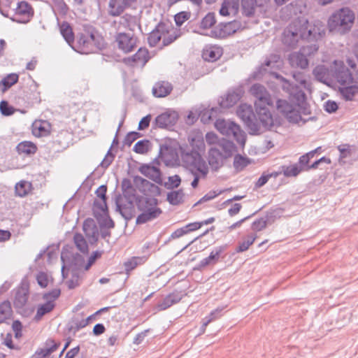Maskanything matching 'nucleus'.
I'll list each match as a JSON object with an SVG mask.
<instances>
[{
    "instance_id": "1",
    "label": "nucleus",
    "mask_w": 358,
    "mask_h": 358,
    "mask_svg": "<svg viewBox=\"0 0 358 358\" xmlns=\"http://www.w3.org/2000/svg\"><path fill=\"white\" fill-rule=\"evenodd\" d=\"M324 34V29L317 24L311 25L306 19L297 18L285 29L282 43L289 48L295 47L299 40L318 41Z\"/></svg>"
},
{
    "instance_id": "2",
    "label": "nucleus",
    "mask_w": 358,
    "mask_h": 358,
    "mask_svg": "<svg viewBox=\"0 0 358 358\" xmlns=\"http://www.w3.org/2000/svg\"><path fill=\"white\" fill-rule=\"evenodd\" d=\"M189 144L179 146L181 160L183 165L189 171H199L203 176H207L208 166L200 154L205 144L203 139L189 138Z\"/></svg>"
},
{
    "instance_id": "3",
    "label": "nucleus",
    "mask_w": 358,
    "mask_h": 358,
    "mask_svg": "<svg viewBox=\"0 0 358 358\" xmlns=\"http://www.w3.org/2000/svg\"><path fill=\"white\" fill-rule=\"evenodd\" d=\"M137 209L141 214L136 217L138 224H145L159 217L162 210L158 207V200L155 197L141 196L136 201Z\"/></svg>"
},
{
    "instance_id": "4",
    "label": "nucleus",
    "mask_w": 358,
    "mask_h": 358,
    "mask_svg": "<svg viewBox=\"0 0 358 358\" xmlns=\"http://www.w3.org/2000/svg\"><path fill=\"white\" fill-rule=\"evenodd\" d=\"M354 20V13L348 8H343L332 14L328 21V26L331 31L343 34L351 29Z\"/></svg>"
},
{
    "instance_id": "5",
    "label": "nucleus",
    "mask_w": 358,
    "mask_h": 358,
    "mask_svg": "<svg viewBox=\"0 0 358 358\" xmlns=\"http://www.w3.org/2000/svg\"><path fill=\"white\" fill-rule=\"evenodd\" d=\"M215 127L223 136L234 139L241 145H245V132L236 122L220 118L215 121Z\"/></svg>"
},
{
    "instance_id": "6",
    "label": "nucleus",
    "mask_w": 358,
    "mask_h": 358,
    "mask_svg": "<svg viewBox=\"0 0 358 358\" xmlns=\"http://www.w3.org/2000/svg\"><path fill=\"white\" fill-rule=\"evenodd\" d=\"M272 75L278 80L282 90L289 94V99L295 105H301L306 101V94L300 86L292 84L278 73H273Z\"/></svg>"
},
{
    "instance_id": "7",
    "label": "nucleus",
    "mask_w": 358,
    "mask_h": 358,
    "mask_svg": "<svg viewBox=\"0 0 358 358\" xmlns=\"http://www.w3.org/2000/svg\"><path fill=\"white\" fill-rule=\"evenodd\" d=\"M237 115L243 121L251 134L259 133V123L252 106L242 103L236 110Z\"/></svg>"
},
{
    "instance_id": "8",
    "label": "nucleus",
    "mask_w": 358,
    "mask_h": 358,
    "mask_svg": "<svg viewBox=\"0 0 358 358\" xmlns=\"http://www.w3.org/2000/svg\"><path fill=\"white\" fill-rule=\"evenodd\" d=\"M178 142L172 139H165L159 146V157L166 166L173 165L178 159Z\"/></svg>"
},
{
    "instance_id": "9",
    "label": "nucleus",
    "mask_w": 358,
    "mask_h": 358,
    "mask_svg": "<svg viewBox=\"0 0 358 358\" xmlns=\"http://www.w3.org/2000/svg\"><path fill=\"white\" fill-rule=\"evenodd\" d=\"M250 94L255 98V107L273 106V100L269 92L262 85L255 83L250 90Z\"/></svg>"
},
{
    "instance_id": "10",
    "label": "nucleus",
    "mask_w": 358,
    "mask_h": 358,
    "mask_svg": "<svg viewBox=\"0 0 358 358\" xmlns=\"http://www.w3.org/2000/svg\"><path fill=\"white\" fill-rule=\"evenodd\" d=\"M34 15V10L31 5L26 1H20L13 10V15L10 19L17 23H27Z\"/></svg>"
},
{
    "instance_id": "11",
    "label": "nucleus",
    "mask_w": 358,
    "mask_h": 358,
    "mask_svg": "<svg viewBox=\"0 0 358 358\" xmlns=\"http://www.w3.org/2000/svg\"><path fill=\"white\" fill-rule=\"evenodd\" d=\"M137 41V37L132 33L120 32L115 36V42L118 48L124 53L134 50Z\"/></svg>"
},
{
    "instance_id": "12",
    "label": "nucleus",
    "mask_w": 358,
    "mask_h": 358,
    "mask_svg": "<svg viewBox=\"0 0 358 358\" xmlns=\"http://www.w3.org/2000/svg\"><path fill=\"white\" fill-rule=\"evenodd\" d=\"M268 106H259L255 108L259 127L261 124L266 129H272L273 127L279 126L280 122L278 118L275 117L271 114Z\"/></svg>"
},
{
    "instance_id": "13",
    "label": "nucleus",
    "mask_w": 358,
    "mask_h": 358,
    "mask_svg": "<svg viewBox=\"0 0 358 358\" xmlns=\"http://www.w3.org/2000/svg\"><path fill=\"white\" fill-rule=\"evenodd\" d=\"M106 185H102L98 187L95 194L99 199L94 201L92 210L95 217L106 213L108 211V206L106 203Z\"/></svg>"
},
{
    "instance_id": "14",
    "label": "nucleus",
    "mask_w": 358,
    "mask_h": 358,
    "mask_svg": "<svg viewBox=\"0 0 358 358\" xmlns=\"http://www.w3.org/2000/svg\"><path fill=\"white\" fill-rule=\"evenodd\" d=\"M337 149L340 152V164H352L358 160V148L357 146L349 144H341L337 147Z\"/></svg>"
},
{
    "instance_id": "15",
    "label": "nucleus",
    "mask_w": 358,
    "mask_h": 358,
    "mask_svg": "<svg viewBox=\"0 0 358 358\" xmlns=\"http://www.w3.org/2000/svg\"><path fill=\"white\" fill-rule=\"evenodd\" d=\"M178 120V113L169 110L157 115L155 120V124L158 128L171 129L176 124Z\"/></svg>"
},
{
    "instance_id": "16",
    "label": "nucleus",
    "mask_w": 358,
    "mask_h": 358,
    "mask_svg": "<svg viewBox=\"0 0 358 358\" xmlns=\"http://www.w3.org/2000/svg\"><path fill=\"white\" fill-rule=\"evenodd\" d=\"M227 245L215 247L210 253L209 256L201 259L194 267V270L201 271L205 267L216 264L220 258L221 255L227 250Z\"/></svg>"
},
{
    "instance_id": "17",
    "label": "nucleus",
    "mask_w": 358,
    "mask_h": 358,
    "mask_svg": "<svg viewBox=\"0 0 358 358\" xmlns=\"http://www.w3.org/2000/svg\"><path fill=\"white\" fill-rule=\"evenodd\" d=\"M83 229L90 244H96L99 239V233L94 220L92 218L86 219L83 222Z\"/></svg>"
},
{
    "instance_id": "18",
    "label": "nucleus",
    "mask_w": 358,
    "mask_h": 358,
    "mask_svg": "<svg viewBox=\"0 0 358 358\" xmlns=\"http://www.w3.org/2000/svg\"><path fill=\"white\" fill-rule=\"evenodd\" d=\"M150 59L148 50L146 48H139L131 57H125L123 62L127 65L143 66Z\"/></svg>"
},
{
    "instance_id": "19",
    "label": "nucleus",
    "mask_w": 358,
    "mask_h": 358,
    "mask_svg": "<svg viewBox=\"0 0 358 358\" xmlns=\"http://www.w3.org/2000/svg\"><path fill=\"white\" fill-rule=\"evenodd\" d=\"M89 33H80L77 36L76 42L73 41V45L71 46L74 50L81 54L92 52L91 43L90 42Z\"/></svg>"
},
{
    "instance_id": "20",
    "label": "nucleus",
    "mask_w": 358,
    "mask_h": 358,
    "mask_svg": "<svg viewBox=\"0 0 358 358\" xmlns=\"http://www.w3.org/2000/svg\"><path fill=\"white\" fill-rule=\"evenodd\" d=\"M60 345V343L55 342L52 338H48L43 348L38 349L31 358H47L52 352H55Z\"/></svg>"
},
{
    "instance_id": "21",
    "label": "nucleus",
    "mask_w": 358,
    "mask_h": 358,
    "mask_svg": "<svg viewBox=\"0 0 358 358\" xmlns=\"http://www.w3.org/2000/svg\"><path fill=\"white\" fill-rule=\"evenodd\" d=\"M243 91L236 89L229 91L224 97L222 98L220 105L223 108H229L235 105L242 97Z\"/></svg>"
},
{
    "instance_id": "22",
    "label": "nucleus",
    "mask_w": 358,
    "mask_h": 358,
    "mask_svg": "<svg viewBox=\"0 0 358 358\" xmlns=\"http://www.w3.org/2000/svg\"><path fill=\"white\" fill-rule=\"evenodd\" d=\"M183 296L184 294L182 292L175 290L159 302L157 306L160 310H164L173 304L178 303L182 299Z\"/></svg>"
},
{
    "instance_id": "23",
    "label": "nucleus",
    "mask_w": 358,
    "mask_h": 358,
    "mask_svg": "<svg viewBox=\"0 0 358 358\" xmlns=\"http://www.w3.org/2000/svg\"><path fill=\"white\" fill-rule=\"evenodd\" d=\"M226 159L215 146L208 151V163L212 169L216 171L220 169Z\"/></svg>"
},
{
    "instance_id": "24",
    "label": "nucleus",
    "mask_w": 358,
    "mask_h": 358,
    "mask_svg": "<svg viewBox=\"0 0 358 358\" xmlns=\"http://www.w3.org/2000/svg\"><path fill=\"white\" fill-rule=\"evenodd\" d=\"M173 90L172 85L167 81H158L152 87V94L155 97H165L171 94Z\"/></svg>"
},
{
    "instance_id": "25",
    "label": "nucleus",
    "mask_w": 358,
    "mask_h": 358,
    "mask_svg": "<svg viewBox=\"0 0 358 358\" xmlns=\"http://www.w3.org/2000/svg\"><path fill=\"white\" fill-rule=\"evenodd\" d=\"M140 172L156 182L161 181V172L158 167L150 164H143L139 168Z\"/></svg>"
},
{
    "instance_id": "26",
    "label": "nucleus",
    "mask_w": 358,
    "mask_h": 358,
    "mask_svg": "<svg viewBox=\"0 0 358 358\" xmlns=\"http://www.w3.org/2000/svg\"><path fill=\"white\" fill-rule=\"evenodd\" d=\"M164 31H166V24L159 23L155 29L150 33L148 37V42L150 47H155L158 44L164 34Z\"/></svg>"
},
{
    "instance_id": "27",
    "label": "nucleus",
    "mask_w": 358,
    "mask_h": 358,
    "mask_svg": "<svg viewBox=\"0 0 358 358\" xmlns=\"http://www.w3.org/2000/svg\"><path fill=\"white\" fill-rule=\"evenodd\" d=\"M215 146L221 152L225 159L230 157L236 149V146L232 141L224 138L219 141Z\"/></svg>"
},
{
    "instance_id": "28",
    "label": "nucleus",
    "mask_w": 358,
    "mask_h": 358,
    "mask_svg": "<svg viewBox=\"0 0 358 358\" xmlns=\"http://www.w3.org/2000/svg\"><path fill=\"white\" fill-rule=\"evenodd\" d=\"M289 60L292 66L306 69L308 66V57L301 52L292 53L289 57Z\"/></svg>"
},
{
    "instance_id": "29",
    "label": "nucleus",
    "mask_w": 358,
    "mask_h": 358,
    "mask_svg": "<svg viewBox=\"0 0 358 358\" xmlns=\"http://www.w3.org/2000/svg\"><path fill=\"white\" fill-rule=\"evenodd\" d=\"M223 50L217 45L210 46L203 50V58L208 62H215L222 55Z\"/></svg>"
},
{
    "instance_id": "30",
    "label": "nucleus",
    "mask_w": 358,
    "mask_h": 358,
    "mask_svg": "<svg viewBox=\"0 0 358 358\" xmlns=\"http://www.w3.org/2000/svg\"><path fill=\"white\" fill-rule=\"evenodd\" d=\"M262 0H241L243 13L248 17L255 14L257 7L262 6Z\"/></svg>"
},
{
    "instance_id": "31",
    "label": "nucleus",
    "mask_w": 358,
    "mask_h": 358,
    "mask_svg": "<svg viewBox=\"0 0 358 358\" xmlns=\"http://www.w3.org/2000/svg\"><path fill=\"white\" fill-rule=\"evenodd\" d=\"M109 14L112 16H119L124 10L129 7L128 4H124L123 0H110L108 3Z\"/></svg>"
},
{
    "instance_id": "32",
    "label": "nucleus",
    "mask_w": 358,
    "mask_h": 358,
    "mask_svg": "<svg viewBox=\"0 0 358 358\" xmlns=\"http://www.w3.org/2000/svg\"><path fill=\"white\" fill-rule=\"evenodd\" d=\"M306 8V6L305 3L301 1H293L285 8L290 17L297 16L299 14H302L305 12Z\"/></svg>"
},
{
    "instance_id": "33",
    "label": "nucleus",
    "mask_w": 358,
    "mask_h": 358,
    "mask_svg": "<svg viewBox=\"0 0 358 358\" xmlns=\"http://www.w3.org/2000/svg\"><path fill=\"white\" fill-rule=\"evenodd\" d=\"M313 74L317 80L322 83L327 84L329 80V69L324 65L315 66L313 71Z\"/></svg>"
},
{
    "instance_id": "34",
    "label": "nucleus",
    "mask_w": 358,
    "mask_h": 358,
    "mask_svg": "<svg viewBox=\"0 0 358 358\" xmlns=\"http://www.w3.org/2000/svg\"><path fill=\"white\" fill-rule=\"evenodd\" d=\"M16 150L20 155H31L36 153L37 147L34 143L25 141L20 143Z\"/></svg>"
},
{
    "instance_id": "35",
    "label": "nucleus",
    "mask_w": 358,
    "mask_h": 358,
    "mask_svg": "<svg viewBox=\"0 0 358 358\" xmlns=\"http://www.w3.org/2000/svg\"><path fill=\"white\" fill-rule=\"evenodd\" d=\"M147 260L145 257H132L124 263L125 272L129 274L138 266L143 264Z\"/></svg>"
},
{
    "instance_id": "36",
    "label": "nucleus",
    "mask_w": 358,
    "mask_h": 358,
    "mask_svg": "<svg viewBox=\"0 0 358 358\" xmlns=\"http://www.w3.org/2000/svg\"><path fill=\"white\" fill-rule=\"evenodd\" d=\"M92 52H93L95 49H102L104 48V39L103 37L99 35V34L93 30L89 33Z\"/></svg>"
},
{
    "instance_id": "37",
    "label": "nucleus",
    "mask_w": 358,
    "mask_h": 358,
    "mask_svg": "<svg viewBox=\"0 0 358 358\" xmlns=\"http://www.w3.org/2000/svg\"><path fill=\"white\" fill-rule=\"evenodd\" d=\"M60 32L64 40L69 45H73L74 34L73 29L68 22H63L60 27Z\"/></svg>"
},
{
    "instance_id": "38",
    "label": "nucleus",
    "mask_w": 358,
    "mask_h": 358,
    "mask_svg": "<svg viewBox=\"0 0 358 358\" xmlns=\"http://www.w3.org/2000/svg\"><path fill=\"white\" fill-rule=\"evenodd\" d=\"M335 78L341 85L350 83L352 80V74L346 68L337 70L335 73Z\"/></svg>"
},
{
    "instance_id": "39",
    "label": "nucleus",
    "mask_w": 358,
    "mask_h": 358,
    "mask_svg": "<svg viewBox=\"0 0 358 358\" xmlns=\"http://www.w3.org/2000/svg\"><path fill=\"white\" fill-rule=\"evenodd\" d=\"M251 163V160L240 154H237L234 157V168L236 172L242 171L246 166Z\"/></svg>"
},
{
    "instance_id": "40",
    "label": "nucleus",
    "mask_w": 358,
    "mask_h": 358,
    "mask_svg": "<svg viewBox=\"0 0 358 358\" xmlns=\"http://www.w3.org/2000/svg\"><path fill=\"white\" fill-rule=\"evenodd\" d=\"M11 304L8 301L0 303V323L6 322L12 316Z\"/></svg>"
},
{
    "instance_id": "41",
    "label": "nucleus",
    "mask_w": 358,
    "mask_h": 358,
    "mask_svg": "<svg viewBox=\"0 0 358 358\" xmlns=\"http://www.w3.org/2000/svg\"><path fill=\"white\" fill-rule=\"evenodd\" d=\"M55 307V304L50 303V301L39 305L36 313L34 316V320L39 321L43 315L51 312Z\"/></svg>"
},
{
    "instance_id": "42",
    "label": "nucleus",
    "mask_w": 358,
    "mask_h": 358,
    "mask_svg": "<svg viewBox=\"0 0 358 358\" xmlns=\"http://www.w3.org/2000/svg\"><path fill=\"white\" fill-rule=\"evenodd\" d=\"M19 76L17 73H10L4 77L0 82V85H2V92H4L8 90L10 87L17 83Z\"/></svg>"
},
{
    "instance_id": "43",
    "label": "nucleus",
    "mask_w": 358,
    "mask_h": 358,
    "mask_svg": "<svg viewBox=\"0 0 358 358\" xmlns=\"http://www.w3.org/2000/svg\"><path fill=\"white\" fill-rule=\"evenodd\" d=\"M280 169L281 172L285 177H296L303 172L296 163L289 166H282Z\"/></svg>"
},
{
    "instance_id": "44",
    "label": "nucleus",
    "mask_w": 358,
    "mask_h": 358,
    "mask_svg": "<svg viewBox=\"0 0 358 358\" xmlns=\"http://www.w3.org/2000/svg\"><path fill=\"white\" fill-rule=\"evenodd\" d=\"M236 24L237 23L236 22L224 24L222 27L218 30V34H216V36L219 38H224L234 33L237 29Z\"/></svg>"
},
{
    "instance_id": "45",
    "label": "nucleus",
    "mask_w": 358,
    "mask_h": 358,
    "mask_svg": "<svg viewBox=\"0 0 358 358\" xmlns=\"http://www.w3.org/2000/svg\"><path fill=\"white\" fill-rule=\"evenodd\" d=\"M339 90L345 101L353 100L354 96L358 94V87L356 85L341 87Z\"/></svg>"
},
{
    "instance_id": "46",
    "label": "nucleus",
    "mask_w": 358,
    "mask_h": 358,
    "mask_svg": "<svg viewBox=\"0 0 358 358\" xmlns=\"http://www.w3.org/2000/svg\"><path fill=\"white\" fill-rule=\"evenodd\" d=\"M73 241L76 248L83 253L88 252V245L81 234L76 233L73 236Z\"/></svg>"
},
{
    "instance_id": "47",
    "label": "nucleus",
    "mask_w": 358,
    "mask_h": 358,
    "mask_svg": "<svg viewBox=\"0 0 358 358\" xmlns=\"http://www.w3.org/2000/svg\"><path fill=\"white\" fill-rule=\"evenodd\" d=\"M184 193L182 189L173 191L167 194V201L172 205H178L182 202Z\"/></svg>"
},
{
    "instance_id": "48",
    "label": "nucleus",
    "mask_w": 358,
    "mask_h": 358,
    "mask_svg": "<svg viewBox=\"0 0 358 358\" xmlns=\"http://www.w3.org/2000/svg\"><path fill=\"white\" fill-rule=\"evenodd\" d=\"M28 300V294L24 290H18L14 298V305L17 308H22Z\"/></svg>"
},
{
    "instance_id": "49",
    "label": "nucleus",
    "mask_w": 358,
    "mask_h": 358,
    "mask_svg": "<svg viewBox=\"0 0 358 358\" xmlns=\"http://www.w3.org/2000/svg\"><path fill=\"white\" fill-rule=\"evenodd\" d=\"M257 236L255 234H250L247 236V239L239 243L238 246L236 249L237 252H243L246 251L249 247L253 244Z\"/></svg>"
},
{
    "instance_id": "50",
    "label": "nucleus",
    "mask_w": 358,
    "mask_h": 358,
    "mask_svg": "<svg viewBox=\"0 0 358 358\" xmlns=\"http://www.w3.org/2000/svg\"><path fill=\"white\" fill-rule=\"evenodd\" d=\"M293 105L289 103L287 100L278 99L276 101L277 110L282 113L285 117L293 108Z\"/></svg>"
},
{
    "instance_id": "51",
    "label": "nucleus",
    "mask_w": 358,
    "mask_h": 358,
    "mask_svg": "<svg viewBox=\"0 0 358 358\" xmlns=\"http://www.w3.org/2000/svg\"><path fill=\"white\" fill-rule=\"evenodd\" d=\"M150 145V141L146 139L141 140L134 145L133 150L138 154H145L149 150Z\"/></svg>"
},
{
    "instance_id": "52",
    "label": "nucleus",
    "mask_w": 358,
    "mask_h": 358,
    "mask_svg": "<svg viewBox=\"0 0 358 358\" xmlns=\"http://www.w3.org/2000/svg\"><path fill=\"white\" fill-rule=\"evenodd\" d=\"M286 119L291 123H299L300 121L303 120L305 123L306 122V120H303L299 110H296V108L293 106L292 110L289 111V113L285 115Z\"/></svg>"
},
{
    "instance_id": "53",
    "label": "nucleus",
    "mask_w": 358,
    "mask_h": 358,
    "mask_svg": "<svg viewBox=\"0 0 358 358\" xmlns=\"http://www.w3.org/2000/svg\"><path fill=\"white\" fill-rule=\"evenodd\" d=\"M61 294V290L59 288H55L51 291L45 293L43 295V299L45 302L50 301V303L55 305V301L59 298Z\"/></svg>"
},
{
    "instance_id": "54",
    "label": "nucleus",
    "mask_w": 358,
    "mask_h": 358,
    "mask_svg": "<svg viewBox=\"0 0 358 358\" xmlns=\"http://www.w3.org/2000/svg\"><path fill=\"white\" fill-rule=\"evenodd\" d=\"M98 220L100 217H102V220L100 222V225L101 227H105L107 229H113L115 227V222L111 219V217L108 215V210L106 213H103L98 217H96Z\"/></svg>"
},
{
    "instance_id": "55",
    "label": "nucleus",
    "mask_w": 358,
    "mask_h": 358,
    "mask_svg": "<svg viewBox=\"0 0 358 358\" xmlns=\"http://www.w3.org/2000/svg\"><path fill=\"white\" fill-rule=\"evenodd\" d=\"M216 22L214 13H208L201 20V27L208 29L213 26Z\"/></svg>"
},
{
    "instance_id": "56",
    "label": "nucleus",
    "mask_w": 358,
    "mask_h": 358,
    "mask_svg": "<svg viewBox=\"0 0 358 358\" xmlns=\"http://www.w3.org/2000/svg\"><path fill=\"white\" fill-rule=\"evenodd\" d=\"M28 184L25 181H20L15 187V191L17 196L23 197L28 193Z\"/></svg>"
},
{
    "instance_id": "57",
    "label": "nucleus",
    "mask_w": 358,
    "mask_h": 358,
    "mask_svg": "<svg viewBox=\"0 0 358 358\" xmlns=\"http://www.w3.org/2000/svg\"><path fill=\"white\" fill-rule=\"evenodd\" d=\"M318 48L319 46L316 43H314L301 47L300 48V51L308 57L315 54L317 52Z\"/></svg>"
},
{
    "instance_id": "58",
    "label": "nucleus",
    "mask_w": 358,
    "mask_h": 358,
    "mask_svg": "<svg viewBox=\"0 0 358 358\" xmlns=\"http://www.w3.org/2000/svg\"><path fill=\"white\" fill-rule=\"evenodd\" d=\"M141 136V134L138 131L129 132L124 139V144L127 146H130L136 139Z\"/></svg>"
},
{
    "instance_id": "59",
    "label": "nucleus",
    "mask_w": 358,
    "mask_h": 358,
    "mask_svg": "<svg viewBox=\"0 0 358 358\" xmlns=\"http://www.w3.org/2000/svg\"><path fill=\"white\" fill-rule=\"evenodd\" d=\"M267 220L265 218L261 217L255 220L251 226V229L255 231H260L266 228Z\"/></svg>"
},
{
    "instance_id": "60",
    "label": "nucleus",
    "mask_w": 358,
    "mask_h": 358,
    "mask_svg": "<svg viewBox=\"0 0 358 358\" xmlns=\"http://www.w3.org/2000/svg\"><path fill=\"white\" fill-rule=\"evenodd\" d=\"M190 17V13L189 12H180L177 13L175 17V22L177 26H181L185 21H187Z\"/></svg>"
},
{
    "instance_id": "61",
    "label": "nucleus",
    "mask_w": 358,
    "mask_h": 358,
    "mask_svg": "<svg viewBox=\"0 0 358 358\" xmlns=\"http://www.w3.org/2000/svg\"><path fill=\"white\" fill-rule=\"evenodd\" d=\"M0 111L3 115L9 116L14 113L15 110L6 101H1L0 102Z\"/></svg>"
},
{
    "instance_id": "62",
    "label": "nucleus",
    "mask_w": 358,
    "mask_h": 358,
    "mask_svg": "<svg viewBox=\"0 0 358 358\" xmlns=\"http://www.w3.org/2000/svg\"><path fill=\"white\" fill-rule=\"evenodd\" d=\"M178 36L176 33L169 34L167 29L166 28V31H164V34L162 36V44L164 46H166L172 43L176 38Z\"/></svg>"
},
{
    "instance_id": "63",
    "label": "nucleus",
    "mask_w": 358,
    "mask_h": 358,
    "mask_svg": "<svg viewBox=\"0 0 358 358\" xmlns=\"http://www.w3.org/2000/svg\"><path fill=\"white\" fill-rule=\"evenodd\" d=\"M294 79L299 83L303 88L307 89L308 87V83L306 79L305 75L302 72H294L293 73Z\"/></svg>"
},
{
    "instance_id": "64",
    "label": "nucleus",
    "mask_w": 358,
    "mask_h": 358,
    "mask_svg": "<svg viewBox=\"0 0 358 358\" xmlns=\"http://www.w3.org/2000/svg\"><path fill=\"white\" fill-rule=\"evenodd\" d=\"M115 155L111 152L110 148L107 152L106 155L105 156L104 159L102 160V162L100 164V166L106 169H107L113 162L114 160Z\"/></svg>"
}]
</instances>
